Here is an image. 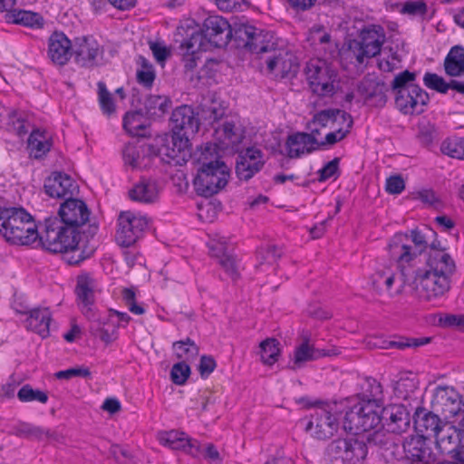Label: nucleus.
Segmentation results:
<instances>
[{
    "label": "nucleus",
    "instance_id": "obj_2",
    "mask_svg": "<svg viewBox=\"0 0 464 464\" xmlns=\"http://www.w3.org/2000/svg\"><path fill=\"white\" fill-rule=\"evenodd\" d=\"M193 165L197 174L193 179L198 196L212 197L226 187L230 177V169L222 160L217 146L207 144L194 153Z\"/></svg>",
    "mask_w": 464,
    "mask_h": 464
},
{
    "label": "nucleus",
    "instance_id": "obj_54",
    "mask_svg": "<svg viewBox=\"0 0 464 464\" xmlns=\"http://www.w3.org/2000/svg\"><path fill=\"white\" fill-rule=\"evenodd\" d=\"M397 340H392V343L390 346L399 350H404L406 348H418L426 345L431 342V337H407V336H395Z\"/></svg>",
    "mask_w": 464,
    "mask_h": 464
},
{
    "label": "nucleus",
    "instance_id": "obj_41",
    "mask_svg": "<svg viewBox=\"0 0 464 464\" xmlns=\"http://www.w3.org/2000/svg\"><path fill=\"white\" fill-rule=\"evenodd\" d=\"M352 117V115L345 111L339 109H327L316 112L311 121V124H315L321 128L327 127L329 123L332 124V128H334L335 123H343L346 117Z\"/></svg>",
    "mask_w": 464,
    "mask_h": 464
},
{
    "label": "nucleus",
    "instance_id": "obj_35",
    "mask_svg": "<svg viewBox=\"0 0 464 464\" xmlns=\"http://www.w3.org/2000/svg\"><path fill=\"white\" fill-rule=\"evenodd\" d=\"M122 127L125 131L133 137H146L145 130L149 124L141 110L127 111L123 117Z\"/></svg>",
    "mask_w": 464,
    "mask_h": 464
},
{
    "label": "nucleus",
    "instance_id": "obj_51",
    "mask_svg": "<svg viewBox=\"0 0 464 464\" xmlns=\"http://www.w3.org/2000/svg\"><path fill=\"white\" fill-rule=\"evenodd\" d=\"M282 252L276 246H267L261 247L257 251L258 264L256 268L261 269L266 265L273 266L281 257Z\"/></svg>",
    "mask_w": 464,
    "mask_h": 464
},
{
    "label": "nucleus",
    "instance_id": "obj_29",
    "mask_svg": "<svg viewBox=\"0 0 464 464\" xmlns=\"http://www.w3.org/2000/svg\"><path fill=\"white\" fill-rule=\"evenodd\" d=\"M153 153V146L140 140L129 142L122 150L124 163L133 169L145 167Z\"/></svg>",
    "mask_w": 464,
    "mask_h": 464
},
{
    "label": "nucleus",
    "instance_id": "obj_19",
    "mask_svg": "<svg viewBox=\"0 0 464 464\" xmlns=\"http://www.w3.org/2000/svg\"><path fill=\"white\" fill-rule=\"evenodd\" d=\"M188 139L179 135H164L155 139L151 145L154 149L153 157H160L167 163L179 162V159L188 145Z\"/></svg>",
    "mask_w": 464,
    "mask_h": 464
},
{
    "label": "nucleus",
    "instance_id": "obj_14",
    "mask_svg": "<svg viewBox=\"0 0 464 464\" xmlns=\"http://www.w3.org/2000/svg\"><path fill=\"white\" fill-rule=\"evenodd\" d=\"M431 408L445 419H450L464 412V400L454 387L438 386L433 392Z\"/></svg>",
    "mask_w": 464,
    "mask_h": 464
},
{
    "label": "nucleus",
    "instance_id": "obj_33",
    "mask_svg": "<svg viewBox=\"0 0 464 464\" xmlns=\"http://www.w3.org/2000/svg\"><path fill=\"white\" fill-rule=\"evenodd\" d=\"M51 320L52 314L48 308L32 309L26 319L27 328L46 338L50 334Z\"/></svg>",
    "mask_w": 464,
    "mask_h": 464
},
{
    "label": "nucleus",
    "instance_id": "obj_25",
    "mask_svg": "<svg viewBox=\"0 0 464 464\" xmlns=\"http://www.w3.org/2000/svg\"><path fill=\"white\" fill-rule=\"evenodd\" d=\"M403 451L407 458L422 464H432L436 462L437 456L433 452L429 439L412 436L402 444Z\"/></svg>",
    "mask_w": 464,
    "mask_h": 464
},
{
    "label": "nucleus",
    "instance_id": "obj_57",
    "mask_svg": "<svg viewBox=\"0 0 464 464\" xmlns=\"http://www.w3.org/2000/svg\"><path fill=\"white\" fill-rule=\"evenodd\" d=\"M17 397L21 401H37L41 403H46L48 395L45 392L34 390L29 384L24 385L18 392Z\"/></svg>",
    "mask_w": 464,
    "mask_h": 464
},
{
    "label": "nucleus",
    "instance_id": "obj_3",
    "mask_svg": "<svg viewBox=\"0 0 464 464\" xmlns=\"http://www.w3.org/2000/svg\"><path fill=\"white\" fill-rule=\"evenodd\" d=\"M435 237L437 233L426 227L424 229H411L410 233H396L391 238L389 254L397 263L401 277L409 279L412 276L411 268L417 258L428 249L430 237Z\"/></svg>",
    "mask_w": 464,
    "mask_h": 464
},
{
    "label": "nucleus",
    "instance_id": "obj_38",
    "mask_svg": "<svg viewBox=\"0 0 464 464\" xmlns=\"http://www.w3.org/2000/svg\"><path fill=\"white\" fill-rule=\"evenodd\" d=\"M51 147L52 142L47 139L44 130L36 129L31 132L27 144L30 157L41 159L51 150Z\"/></svg>",
    "mask_w": 464,
    "mask_h": 464
},
{
    "label": "nucleus",
    "instance_id": "obj_61",
    "mask_svg": "<svg viewBox=\"0 0 464 464\" xmlns=\"http://www.w3.org/2000/svg\"><path fill=\"white\" fill-rule=\"evenodd\" d=\"M437 137L436 128L430 124L419 125L417 139L424 147H430Z\"/></svg>",
    "mask_w": 464,
    "mask_h": 464
},
{
    "label": "nucleus",
    "instance_id": "obj_16",
    "mask_svg": "<svg viewBox=\"0 0 464 464\" xmlns=\"http://www.w3.org/2000/svg\"><path fill=\"white\" fill-rule=\"evenodd\" d=\"M95 279L90 273L83 272L77 276L74 290L77 304L82 314L89 320L96 319L93 309L95 303Z\"/></svg>",
    "mask_w": 464,
    "mask_h": 464
},
{
    "label": "nucleus",
    "instance_id": "obj_42",
    "mask_svg": "<svg viewBox=\"0 0 464 464\" xmlns=\"http://www.w3.org/2000/svg\"><path fill=\"white\" fill-rule=\"evenodd\" d=\"M395 274L390 267L377 269L371 276L372 288L379 294L383 291L391 292L394 283Z\"/></svg>",
    "mask_w": 464,
    "mask_h": 464
},
{
    "label": "nucleus",
    "instance_id": "obj_11",
    "mask_svg": "<svg viewBox=\"0 0 464 464\" xmlns=\"http://www.w3.org/2000/svg\"><path fill=\"white\" fill-rule=\"evenodd\" d=\"M385 41L384 29L381 25H370L361 30L358 39L349 43V51L356 62L362 64L365 59L380 53Z\"/></svg>",
    "mask_w": 464,
    "mask_h": 464
},
{
    "label": "nucleus",
    "instance_id": "obj_60",
    "mask_svg": "<svg viewBox=\"0 0 464 464\" xmlns=\"http://www.w3.org/2000/svg\"><path fill=\"white\" fill-rule=\"evenodd\" d=\"M190 367L186 362L175 363L170 371V379L177 385H183L190 375Z\"/></svg>",
    "mask_w": 464,
    "mask_h": 464
},
{
    "label": "nucleus",
    "instance_id": "obj_59",
    "mask_svg": "<svg viewBox=\"0 0 464 464\" xmlns=\"http://www.w3.org/2000/svg\"><path fill=\"white\" fill-rule=\"evenodd\" d=\"M13 22L24 26L33 27L42 24L43 18L36 13L25 10H19L13 14Z\"/></svg>",
    "mask_w": 464,
    "mask_h": 464
},
{
    "label": "nucleus",
    "instance_id": "obj_48",
    "mask_svg": "<svg viewBox=\"0 0 464 464\" xmlns=\"http://www.w3.org/2000/svg\"><path fill=\"white\" fill-rule=\"evenodd\" d=\"M440 151L450 158L464 160V138H447L440 145Z\"/></svg>",
    "mask_w": 464,
    "mask_h": 464
},
{
    "label": "nucleus",
    "instance_id": "obj_24",
    "mask_svg": "<svg viewBox=\"0 0 464 464\" xmlns=\"http://www.w3.org/2000/svg\"><path fill=\"white\" fill-rule=\"evenodd\" d=\"M269 72L285 78L295 74L298 70L296 58L290 53L277 46L264 60Z\"/></svg>",
    "mask_w": 464,
    "mask_h": 464
},
{
    "label": "nucleus",
    "instance_id": "obj_15",
    "mask_svg": "<svg viewBox=\"0 0 464 464\" xmlns=\"http://www.w3.org/2000/svg\"><path fill=\"white\" fill-rule=\"evenodd\" d=\"M212 47L223 48L234 39V27L220 15H209L200 27Z\"/></svg>",
    "mask_w": 464,
    "mask_h": 464
},
{
    "label": "nucleus",
    "instance_id": "obj_49",
    "mask_svg": "<svg viewBox=\"0 0 464 464\" xmlns=\"http://www.w3.org/2000/svg\"><path fill=\"white\" fill-rule=\"evenodd\" d=\"M263 166L264 161L247 162L246 160L237 158L236 173L239 179L246 181L260 171Z\"/></svg>",
    "mask_w": 464,
    "mask_h": 464
},
{
    "label": "nucleus",
    "instance_id": "obj_45",
    "mask_svg": "<svg viewBox=\"0 0 464 464\" xmlns=\"http://www.w3.org/2000/svg\"><path fill=\"white\" fill-rule=\"evenodd\" d=\"M345 118V115H344ZM343 126L339 128H334V130L325 135L324 140H320L321 149H324L327 146H333L335 143L343 140L351 131L353 120V117L346 116V120L342 123Z\"/></svg>",
    "mask_w": 464,
    "mask_h": 464
},
{
    "label": "nucleus",
    "instance_id": "obj_44",
    "mask_svg": "<svg viewBox=\"0 0 464 464\" xmlns=\"http://www.w3.org/2000/svg\"><path fill=\"white\" fill-rule=\"evenodd\" d=\"M215 130L218 133L221 132L223 142L227 145H237L241 142L244 137L240 125L232 120H226L220 128Z\"/></svg>",
    "mask_w": 464,
    "mask_h": 464
},
{
    "label": "nucleus",
    "instance_id": "obj_12",
    "mask_svg": "<svg viewBox=\"0 0 464 464\" xmlns=\"http://www.w3.org/2000/svg\"><path fill=\"white\" fill-rule=\"evenodd\" d=\"M326 452L331 464H356L366 458L368 446L359 439H338L328 445Z\"/></svg>",
    "mask_w": 464,
    "mask_h": 464
},
{
    "label": "nucleus",
    "instance_id": "obj_7",
    "mask_svg": "<svg viewBox=\"0 0 464 464\" xmlns=\"http://www.w3.org/2000/svg\"><path fill=\"white\" fill-rule=\"evenodd\" d=\"M311 406L314 410L306 419L305 430L318 440L332 438L339 430L344 405L338 401H315Z\"/></svg>",
    "mask_w": 464,
    "mask_h": 464
},
{
    "label": "nucleus",
    "instance_id": "obj_9",
    "mask_svg": "<svg viewBox=\"0 0 464 464\" xmlns=\"http://www.w3.org/2000/svg\"><path fill=\"white\" fill-rule=\"evenodd\" d=\"M381 423V410L375 400H357L345 411L343 429L348 432H367Z\"/></svg>",
    "mask_w": 464,
    "mask_h": 464
},
{
    "label": "nucleus",
    "instance_id": "obj_62",
    "mask_svg": "<svg viewBox=\"0 0 464 464\" xmlns=\"http://www.w3.org/2000/svg\"><path fill=\"white\" fill-rule=\"evenodd\" d=\"M221 267L225 270V272L233 279L236 280L239 277V272H238V264L237 260L236 255L232 252H230L227 256L225 257H222L218 261Z\"/></svg>",
    "mask_w": 464,
    "mask_h": 464
},
{
    "label": "nucleus",
    "instance_id": "obj_46",
    "mask_svg": "<svg viewBox=\"0 0 464 464\" xmlns=\"http://www.w3.org/2000/svg\"><path fill=\"white\" fill-rule=\"evenodd\" d=\"M279 342L276 338H266L259 344L261 361L264 364L273 365L280 355Z\"/></svg>",
    "mask_w": 464,
    "mask_h": 464
},
{
    "label": "nucleus",
    "instance_id": "obj_47",
    "mask_svg": "<svg viewBox=\"0 0 464 464\" xmlns=\"http://www.w3.org/2000/svg\"><path fill=\"white\" fill-rule=\"evenodd\" d=\"M173 349L176 352L177 358L182 359V362L194 360L199 352L198 346L189 337L175 342Z\"/></svg>",
    "mask_w": 464,
    "mask_h": 464
},
{
    "label": "nucleus",
    "instance_id": "obj_13",
    "mask_svg": "<svg viewBox=\"0 0 464 464\" xmlns=\"http://www.w3.org/2000/svg\"><path fill=\"white\" fill-rule=\"evenodd\" d=\"M149 228V219L137 216L131 211H122L118 217L116 240L121 246H130L140 239Z\"/></svg>",
    "mask_w": 464,
    "mask_h": 464
},
{
    "label": "nucleus",
    "instance_id": "obj_27",
    "mask_svg": "<svg viewBox=\"0 0 464 464\" xmlns=\"http://www.w3.org/2000/svg\"><path fill=\"white\" fill-rule=\"evenodd\" d=\"M44 188L51 198L66 199L67 198H72L77 185L69 175L63 172H53L45 179Z\"/></svg>",
    "mask_w": 464,
    "mask_h": 464
},
{
    "label": "nucleus",
    "instance_id": "obj_34",
    "mask_svg": "<svg viewBox=\"0 0 464 464\" xmlns=\"http://www.w3.org/2000/svg\"><path fill=\"white\" fill-rule=\"evenodd\" d=\"M445 73L450 77L464 74V46L460 44L450 48L443 63Z\"/></svg>",
    "mask_w": 464,
    "mask_h": 464
},
{
    "label": "nucleus",
    "instance_id": "obj_17",
    "mask_svg": "<svg viewBox=\"0 0 464 464\" xmlns=\"http://www.w3.org/2000/svg\"><path fill=\"white\" fill-rule=\"evenodd\" d=\"M104 49L92 35L76 37L72 43V55L82 67L97 65V58L103 55Z\"/></svg>",
    "mask_w": 464,
    "mask_h": 464
},
{
    "label": "nucleus",
    "instance_id": "obj_58",
    "mask_svg": "<svg viewBox=\"0 0 464 464\" xmlns=\"http://www.w3.org/2000/svg\"><path fill=\"white\" fill-rule=\"evenodd\" d=\"M399 12L411 16H424L428 12V5L424 0L406 1L401 4Z\"/></svg>",
    "mask_w": 464,
    "mask_h": 464
},
{
    "label": "nucleus",
    "instance_id": "obj_4",
    "mask_svg": "<svg viewBox=\"0 0 464 464\" xmlns=\"http://www.w3.org/2000/svg\"><path fill=\"white\" fill-rule=\"evenodd\" d=\"M425 267L411 268L412 276L409 279L402 277L403 283L413 285V289L420 300L434 301L444 296L451 287V277L456 272V266L436 261Z\"/></svg>",
    "mask_w": 464,
    "mask_h": 464
},
{
    "label": "nucleus",
    "instance_id": "obj_56",
    "mask_svg": "<svg viewBox=\"0 0 464 464\" xmlns=\"http://www.w3.org/2000/svg\"><path fill=\"white\" fill-rule=\"evenodd\" d=\"M25 124L26 120L18 111H12L8 113L6 126L9 131L15 133L19 137H23L28 132Z\"/></svg>",
    "mask_w": 464,
    "mask_h": 464
},
{
    "label": "nucleus",
    "instance_id": "obj_10",
    "mask_svg": "<svg viewBox=\"0 0 464 464\" xmlns=\"http://www.w3.org/2000/svg\"><path fill=\"white\" fill-rule=\"evenodd\" d=\"M304 73L311 92L318 97H333L339 88V73L324 60L307 63Z\"/></svg>",
    "mask_w": 464,
    "mask_h": 464
},
{
    "label": "nucleus",
    "instance_id": "obj_1",
    "mask_svg": "<svg viewBox=\"0 0 464 464\" xmlns=\"http://www.w3.org/2000/svg\"><path fill=\"white\" fill-rule=\"evenodd\" d=\"M90 210L79 198H67L58 210V217L44 220L41 246L52 253L69 255L67 262L78 265L95 251L91 239L97 234L98 226L88 224Z\"/></svg>",
    "mask_w": 464,
    "mask_h": 464
},
{
    "label": "nucleus",
    "instance_id": "obj_55",
    "mask_svg": "<svg viewBox=\"0 0 464 464\" xmlns=\"http://www.w3.org/2000/svg\"><path fill=\"white\" fill-rule=\"evenodd\" d=\"M202 117L209 125L220 121L226 114V108L214 101L209 105H203L201 108Z\"/></svg>",
    "mask_w": 464,
    "mask_h": 464
},
{
    "label": "nucleus",
    "instance_id": "obj_8",
    "mask_svg": "<svg viewBox=\"0 0 464 464\" xmlns=\"http://www.w3.org/2000/svg\"><path fill=\"white\" fill-rule=\"evenodd\" d=\"M234 41L237 48H243L265 60L275 52L277 41L271 31L257 28L248 24H236L234 25Z\"/></svg>",
    "mask_w": 464,
    "mask_h": 464
},
{
    "label": "nucleus",
    "instance_id": "obj_26",
    "mask_svg": "<svg viewBox=\"0 0 464 464\" xmlns=\"http://www.w3.org/2000/svg\"><path fill=\"white\" fill-rule=\"evenodd\" d=\"M414 428L423 438H436L445 426L437 413L429 411L424 408H418L413 416Z\"/></svg>",
    "mask_w": 464,
    "mask_h": 464
},
{
    "label": "nucleus",
    "instance_id": "obj_64",
    "mask_svg": "<svg viewBox=\"0 0 464 464\" xmlns=\"http://www.w3.org/2000/svg\"><path fill=\"white\" fill-rule=\"evenodd\" d=\"M216 367L217 363L213 356L202 355L198 366V370L200 373V376L203 379H206L214 372Z\"/></svg>",
    "mask_w": 464,
    "mask_h": 464
},
{
    "label": "nucleus",
    "instance_id": "obj_43",
    "mask_svg": "<svg viewBox=\"0 0 464 464\" xmlns=\"http://www.w3.org/2000/svg\"><path fill=\"white\" fill-rule=\"evenodd\" d=\"M428 249L429 251L425 265H430V261H436L437 263L441 264V266H444V262H447V264L449 263L450 266H456L451 256L446 252V248L441 246L440 241H439L436 237L431 242H429Z\"/></svg>",
    "mask_w": 464,
    "mask_h": 464
},
{
    "label": "nucleus",
    "instance_id": "obj_28",
    "mask_svg": "<svg viewBox=\"0 0 464 464\" xmlns=\"http://www.w3.org/2000/svg\"><path fill=\"white\" fill-rule=\"evenodd\" d=\"M320 140L314 139L308 132H295L287 137L285 147L287 156L291 159L299 158L306 153L310 154L320 150Z\"/></svg>",
    "mask_w": 464,
    "mask_h": 464
},
{
    "label": "nucleus",
    "instance_id": "obj_6",
    "mask_svg": "<svg viewBox=\"0 0 464 464\" xmlns=\"http://www.w3.org/2000/svg\"><path fill=\"white\" fill-rule=\"evenodd\" d=\"M0 233L12 244L31 245L38 240L41 245L43 230H37L32 216L24 208H4L0 212Z\"/></svg>",
    "mask_w": 464,
    "mask_h": 464
},
{
    "label": "nucleus",
    "instance_id": "obj_37",
    "mask_svg": "<svg viewBox=\"0 0 464 464\" xmlns=\"http://www.w3.org/2000/svg\"><path fill=\"white\" fill-rule=\"evenodd\" d=\"M445 427L446 426L443 427L441 432L439 433L435 439L440 451L450 455L461 444L460 439L462 436L460 432H459L457 426H449L446 429Z\"/></svg>",
    "mask_w": 464,
    "mask_h": 464
},
{
    "label": "nucleus",
    "instance_id": "obj_31",
    "mask_svg": "<svg viewBox=\"0 0 464 464\" xmlns=\"http://www.w3.org/2000/svg\"><path fill=\"white\" fill-rule=\"evenodd\" d=\"M164 445L172 450H181L193 457H198L201 452V444L197 440L188 438L184 432L170 430L161 438Z\"/></svg>",
    "mask_w": 464,
    "mask_h": 464
},
{
    "label": "nucleus",
    "instance_id": "obj_53",
    "mask_svg": "<svg viewBox=\"0 0 464 464\" xmlns=\"http://www.w3.org/2000/svg\"><path fill=\"white\" fill-rule=\"evenodd\" d=\"M98 86V99L101 110L103 114L111 116L116 111L115 103L112 99L111 93L108 91L106 84L103 82H99Z\"/></svg>",
    "mask_w": 464,
    "mask_h": 464
},
{
    "label": "nucleus",
    "instance_id": "obj_63",
    "mask_svg": "<svg viewBox=\"0 0 464 464\" xmlns=\"http://www.w3.org/2000/svg\"><path fill=\"white\" fill-rule=\"evenodd\" d=\"M122 298L129 307V310L135 314H143L145 310L136 303V294L132 288H124L122 290Z\"/></svg>",
    "mask_w": 464,
    "mask_h": 464
},
{
    "label": "nucleus",
    "instance_id": "obj_20",
    "mask_svg": "<svg viewBox=\"0 0 464 464\" xmlns=\"http://www.w3.org/2000/svg\"><path fill=\"white\" fill-rule=\"evenodd\" d=\"M367 446L376 447L380 455L386 462L398 460L401 458L403 442L394 434L382 430H375L367 436Z\"/></svg>",
    "mask_w": 464,
    "mask_h": 464
},
{
    "label": "nucleus",
    "instance_id": "obj_40",
    "mask_svg": "<svg viewBox=\"0 0 464 464\" xmlns=\"http://www.w3.org/2000/svg\"><path fill=\"white\" fill-rule=\"evenodd\" d=\"M328 355L326 353H321L319 350L309 345L308 340H304L294 352L293 364L288 365L291 370L301 368L304 362L316 360L321 356Z\"/></svg>",
    "mask_w": 464,
    "mask_h": 464
},
{
    "label": "nucleus",
    "instance_id": "obj_18",
    "mask_svg": "<svg viewBox=\"0 0 464 464\" xmlns=\"http://www.w3.org/2000/svg\"><path fill=\"white\" fill-rule=\"evenodd\" d=\"M388 85L377 77L364 76L357 86V92L366 105L383 108L388 101Z\"/></svg>",
    "mask_w": 464,
    "mask_h": 464
},
{
    "label": "nucleus",
    "instance_id": "obj_21",
    "mask_svg": "<svg viewBox=\"0 0 464 464\" xmlns=\"http://www.w3.org/2000/svg\"><path fill=\"white\" fill-rule=\"evenodd\" d=\"M173 134L188 139L198 131L199 120L189 105L177 107L171 114Z\"/></svg>",
    "mask_w": 464,
    "mask_h": 464
},
{
    "label": "nucleus",
    "instance_id": "obj_50",
    "mask_svg": "<svg viewBox=\"0 0 464 464\" xmlns=\"http://www.w3.org/2000/svg\"><path fill=\"white\" fill-rule=\"evenodd\" d=\"M140 68L137 70V82L147 89H150L155 81V72L152 64L144 57L140 56Z\"/></svg>",
    "mask_w": 464,
    "mask_h": 464
},
{
    "label": "nucleus",
    "instance_id": "obj_22",
    "mask_svg": "<svg viewBox=\"0 0 464 464\" xmlns=\"http://www.w3.org/2000/svg\"><path fill=\"white\" fill-rule=\"evenodd\" d=\"M194 20H188L185 25L178 27V34L184 36L180 42L179 50L189 52V54L200 53L206 52L211 47V44L207 39L201 28H197Z\"/></svg>",
    "mask_w": 464,
    "mask_h": 464
},
{
    "label": "nucleus",
    "instance_id": "obj_23",
    "mask_svg": "<svg viewBox=\"0 0 464 464\" xmlns=\"http://www.w3.org/2000/svg\"><path fill=\"white\" fill-rule=\"evenodd\" d=\"M382 421L386 426L387 433L401 434L405 432L411 424V416L402 404H390L381 411Z\"/></svg>",
    "mask_w": 464,
    "mask_h": 464
},
{
    "label": "nucleus",
    "instance_id": "obj_36",
    "mask_svg": "<svg viewBox=\"0 0 464 464\" xmlns=\"http://www.w3.org/2000/svg\"><path fill=\"white\" fill-rule=\"evenodd\" d=\"M171 100L165 95H149L144 102V113L149 119H160L171 108Z\"/></svg>",
    "mask_w": 464,
    "mask_h": 464
},
{
    "label": "nucleus",
    "instance_id": "obj_39",
    "mask_svg": "<svg viewBox=\"0 0 464 464\" xmlns=\"http://www.w3.org/2000/svg\"><path fill=\"white\" fill-rule=\"evenodd\" d=\"M16 433L19 436L37 440H43L44 439L59 440L60 437L55 430L26 422H22L16 427Z\"/></svg>",
    "mask_w": 464,
    "mask_h": 464
},
{
    "label": "nucleus",
    "instance_id": "obj_5",
    "mask_svg": "<svg viewBox=\"0 0 464 464\" xmlns=\"http://www.w3.org/2000/svg\"><path fill=\"white\" fill-rule=\"evenodd\" d=\"M417 72L405 70L393 78L391 91L395 108L403 115H420L430 102L429 93L415 83Z\"/></svg>",
    "mask_w": 464,
    "mask_h": 464
},
{
    "label": "nucleus",
    "instance_id": "obj_52",
    "mask_svg": "<svg viewBox=\"0 0 464 464\" xmlns=\"http://www.w3.org/2000/svg\"><path fill=\"white\" fill-rule=\"evenodd\" d=\"M423 82L426 87L434 90L440 93H447L449 89H452L453 80L447 82L443 77L435 72H427L423 77Z\"/></svg>",
    "mask_w": 464,
    "mask_h": 464
},
{
    "label": "nucleus",
    "instance_id": "obj_30",
    "mask_svg": "<svg viewBox=\"0 0 464 464\" xmlns=\"http://www.w3.org/2000/svg\"><path fill=\"white\" fill-rule=\"evenodd\" d=\"M48 56L58 65H64L72 56V43L62 32H54L48 41Z\"/></svg>",
    "mask_w": 464,
    "mask_h": 464
},
{
    "label": "nucleus",
    "instance_id": "obj_32",
    "mask_svg": "<svg viewBox=\"0 0 464 464\" xmlns=\"http://www.w3.org/2000/svg\"><path fill=\"white\" fill-rule=\"evenodd\" d=\"M158 182L152 179L142 178L129 190V197L132 201L141 203H153L159 198Z\"/></svg>",
    "mask_w": 464,
    "mask_h": 464
}]
</instances>
